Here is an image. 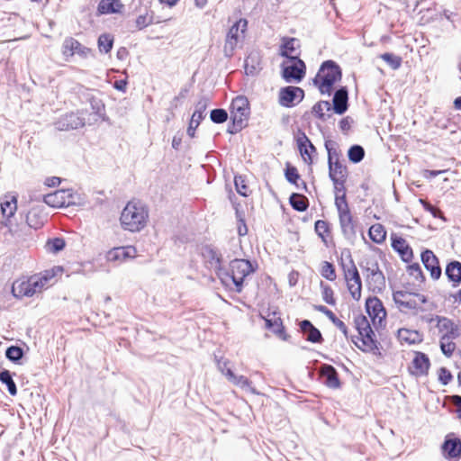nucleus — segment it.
Here are the masks:
<instances>
[{"label": "nucleus", "mask_w": 461, "mask_h": 461, "mask_svg": "<svg viewBox=\"0 0 461 461\" xmlns=\"http://www.w3.org/2000/svg\"><path fill=\"white\" fill-rule=\"evenodd\" d=\"M325 146L329 157V175L334 185V203L338 211L339 227L344 237L353 238L357 233V223L347 199L345 184L348 178V168L339 158L333 161V156H337L336 151H332L327 143Z\"/></svg>", "instance_id": "obj_1"}, {"label": "nucleus", "mask_w": 461, "mask_h": 461, "mask_svg": "<svg viewBox=\"0 0 461 461\" xmlns=\"http://www.w3.org/2000/svg\"><path fill=\"white\" fill-rule=\"evenodd\" d=\"M253 272L250 261L236 258L230 261L227 271L222 270L219 279L228 289L240 293L246 278Z\"/></svg>", "instance_id": "obj_5"}, {"label": "nucleus", "mask_w": 461, "mask_h": 461, "mask_svg": "<svg viewBox=\"0 0 461 461\" xmlns=\"http://www.w3.org/2000/svg\"><path fill=\"white\" fill-rule=\"evenodd\" d=\"M425 321L429 324L434 323L440 338H457L461 335V321L456 324L447 317L440 315H433Z\"/></svg>", "instance_id": "obj_10"}, {"label": "nucleus", "mask_w": 461, "mask_h": 461, "mask_svg": "<svg viewBox=\"0 0 461 461\" xmlns=\"http://www.w3.org/2000/svg\"><path fill=\"white\" fill-rule=\"evenodd\" d=\"M330 111V104L327 101H321L316 103L312 109V113L315 117L323 120L325 112Z\"/></svg>", "instance_id": "obj_51"}, {"label": "nucleus", "mask_w": 461, "mask_h": 461, "mask_svg": "<svg viewBox=\"0 0 461 461\" xmlns=\"http://www.w3.org/2000/svg\"><path fill=\"white\" fill-rule=\"evenodd\" d=\"M320 288L322 300L329 305H336L337 299L333 288L323 281L320 282Z\"/></svg>", "instance_id": "obj_40"}, {"label": "nucleus", "mask_w": 461, "mask_h": 461, "mask_svg": "<svg viewBox=\"0 0 461 461\" xmlns=\"http://www.w3.org/2000/svg\"><path fill=\"white\" fill-rule=\"evenodd\" d=\"M333 109L339 113L342 114L348 109V92L341 88L338 90L333 97Z\"/></svg>", "instance_id": "obj_36"}, {"label": "nucleus", "mask_w": 461, "mask_h": 461, "mask_svg": "<svg viewBox=\"0 0 461 461\" xmlns=\"http://www.w3.org/2000/svg\"><path fill=\"white\" fill-rule=\"evenodd\" d=\"M407 273L413 278L414 285H420L423 284L425 277L420 266L418 263L411 264L407 267Z\"/></svg>", "instance_id": "obj_44"}, {"label": "nucleus", "mask_w": 461, "mask_h": 461, "mask_svg": "<svg viewBox=\"0 0 461 461\" xmlns=\"http://www.w3.org/2000/svg\"><path fill=\"white\" fill-rule=\"evenodd\" d=\"M455 339L456 338H440L439 339L441 351L447 357H450L456 348V343L454 342Z\"/></svg>", "instance_id": "obj_48"}, {"label": "nucleus", "mask_w": 461, "mask_h": 461, "mask_svg": "<svg viewBox=\"0 0 461 461\" xmlns=\"http://www.w3.org/2000/svg\"><path fill=\"white\" fill-rule=\"evenodd\" d=\"M321 276L328 281L333 282L337 279L335 266L329 261H322L320 267Z\"/></svg>", "instance_id": "obj_42"}, {"label": "nucleus", "mask_w": 461, "mask_h": 461, "mask_svg": "<svg viewBox=\"0 0 461 461\" xmlns=\"http://www.w3.org/2000/svg\"><path fill=\"white\" fill-rule=\"evenodd\" d=\"M348 156L351 162L358 163L364 158L365 150L361 146L354 145L348 149Z\"/></svg>", "instance_id": "obj_52"}, {"label": "nucleus", "mask_w": 461, "mask_h": 461, "mask_svg": "<svg viewBox=\"0 0 461 461\" xmlns=\"http://www.w3.org/2000/svg\"><path fill=\"white\" fill-rule=\"evenodd\" d=\"M420 203H421L423 209L429 212L434 218H438L444 221H447L443 212L439 208L432 205L430 203L423 199H420Z\"/></svg>", "instance_id": "obj_50"}, {"label": "nucleus", "mask_w": 461, "mask_h": 461, "mask_svg": "<svg viewBox=\"0 0 461 461\" xmlns=\"http://www.w3.org/2000/svg\"><path fill=\"white\" fill-rule=\"evenodd\" d=\"M231 383L240 387H247L250 384V381L244 375H236Z\"/></svg>", "instance_id": "obj_61"}, {"label": "nucleus", "mask_w": 461, "mask_h": 461, "mask_svg": "<svg viewBox=\"0 0 461 461\" xmlns=\"http://www.w3.org/2000/svg\"><path fill=\"white\" fill-rule=\"evenodd\" d=\"M266 321V327L271 330L279 339L287 340L289 335L286 333L280 313L276 312H268L266 316H262Z\"/></svg>", "instance_id": "obj_23"}, {"label": "nucleus", "mask_w": 461, "mask_h": 461, "mask_svg": "<svg viewBox=\"0 0 461 461\" xmlns=\"http://www.w3.org/2000/svg\"><path fill=\"white\" fill-rule=\"evenodd\" d=\"M447 169H442V170H429V169H426L423 171V176L425 178H433V177H436L445 172H447Z\"/></svg>", "instance_id": "obj_62"}, {"label": "nucleus", "mask_w": 461, "mask_h": 461, "mask_svg": "<svg viewBox=\"0 0 461 461\" xmlns=\"http://www.w3.org/2000/svg\"><path fill=\"white\" fill-rule=\"evenodd\" d=\"M211 120L215 123H222L228 119V113L224 109H214L211 112Z\"/></svg>", "instance_id": "obj_57"}, {"label": "nucleus", "mask_w": 461, "mask_h": 461, "mask_svg": "<svg viewBox=\"0 0 461 461\" xmlns=\"http://www.w3.org/2000/svg\"><path fill=\"white\" fill-rule=\"evenodd\" d=\"M46 221V217L43 214L42 211L39 208L33 207L30 209L26 214V223H20L19 226H26L27 227V235H31V229H40L44 225Z\"/></svg>", "instance_id": "obj_26"}, {"label": "nucleus", "mask_w": 461, "mask_h": 461, "mask_svg": "<svg viewBox=\"0 0 461 461\" xmlns=\"http://www.w3.org/2000/svg\"><path fill=\"white\" fill-rule=\"evenodd\" d=\"M420 258L425 268L429 272L431 278L434 280L439 279L442 270L439 260L434 252L430 249H425L421 252Z\"/></svg>", "instance_id": "obj_24"}, {"label": "nucleus", "mask_w": 461, "mask_h": 461, "mask_svg": "<svg viewBox=\"0 0 461 461\" xmlns=\"http://www.w3.org/2000/svg\"><path fill=\"white\" fill-rule=\"evenodd\" d=\"M66 247V241L63 238H51L45 243V249L50 253H58L63 250Z\"/></svg>", "instance_id": "obj_43"}, {"label": "nucleus", "mask_w": 461, "mask_h": 461, "mask_svg": "<svg viewBox=\"0 0 461 461\" xmlns=\"http://www.w3.org/2000/svg\"><path fill=\"white\" fill-rule=\"evenodd\" d=\"M149 209L140 201H129L120 215V224L124 230L139 232L149 221Z\"/></svg>", "instance_id": "obj_4"}, {"label": "nucleus", "mask_w": 461, "mask_h": 461, "mask_svg": "<svg viewBox=\"0 0 461 461\" xmlns=\"http://www.w3.org/2000/svg\"><path fill=\"white\" fill-rule=\"evenodd\" d=\"M63 273V267L54 266L40 273L20 277L12 285V294L17 299L32 297L53 285Z\"/></svg>", "instance_id": "obj_2"}, {"label": "nucleus", "mask_w": 461, "mask_h": 461, "mask_svg": "<svg viewBox=\"0 0 461 461\" xmlns=\"http://www.w3.org/2000/svg\"><path fill=\"white\" fill-rule=\"evenodd\" d=\"M445 274L453 287L461 284V262L453 260L446 266Z\"/></svg>", "instance_id": "obj_35"}, {"label": "nucleus", "mask_w": 461, "mask_h": 461, "mask_svg": "<svg viewBox=\"0 0 461 461\" xmlns=\"http://www.w3.org/2000/svg\"><path fill=\"white\" fill-rule=\"evenodd\" d=\"M61 182V179L58 176H50L45 180V185L50 187L58 186Z\"/></svg>", "instance_id": "obj_64"}, {"label": "nucleus", "mask_w": 461, "mask_h": 461, "mask_svg": "<svg viewBox=\"0 0 461 461\" xmlns=\"http://www.w3.org/2000/svg\"><path fill=\"white\" fill-rule=\"evenodd\" d=\"M314 231L327 248L334 245L331 224L324 220H318L314 223Z\"/></svg>", "instance_id": "obj_27"}, {"label": "nucleus", "mask_w": 461, "mask_h": 461, "mask_svg": "<svg viewBox=\"0 0 461 461\" xmlns=\"http://www.w3.org/2000/svg\"><path fill=\"white\" fill-rule=\"evenodd\" d=\"M397 339L402 345H414L421 342L423 336L417 330L401 328L397 331Z\"/></svg>", "instance_id": "obj_30"}, {"label": "nucleus", "mask_w": 461, "mask_h": 461, "mask_svg": "<svg viewBox=\"0 0 461 461\" xmlns=\"http://www.w3.org/2000/svg\"><path fill=\"white\" fill-rule=\"evenodd\" d=\"M250 114V106L248 98L244 95L235 97L230 105V117L234 126L241 129L248 122Z\"/></svg>", "instance_id": "obj_11"}, {"label": "nucleus", "mask_w": 461, "mask_h": 461, "mask_svg": "<svg viewBox=\"0 0 461 461\" xmlns=\"http://www.w3.org/2000/svg\"><path fill=\"white\" fill-rule=\"evenodd\" d=\"M23 349L16 346H11L6 349L5 356L6 357L14 362L20 360L23 357Z\"/></svg>", "instance_id": "obj_54"}, {"label": "nucleus", "mask_w": 461, "mask_h": 461, "mask_svg": "<svg viewBox=\"0 0 461 461\" xmlns=\"http://www.w3.org/2000/svg\"><path fill=\"white\" fill-rule=\"evenodd\" d=\"M386 233L385 228L381 223L371 225L368 230L370 240L376 244H382L385 241Z\"/></svg>", "instance_id": "obj_37"}, {"label": "nucleus", "mask_w": 461, "mask_h": 461, "mask_svg": "<svg viewBox=\"0 0 461 461\" xmlns=\"http://www.w3.org/2000/svg\"><path fill=\"white\" fill-rule=\"evenodd\" d=\"M313 308L315 311L323 313L343 333L346 338L348 337L347 325L344 321L339 319L331 310L321 304L314 305Z\"/></svg>", "instance_id": "obj_34"}, {"label": "nucleus", "mask_w": 461, "mask_h": 461, "mask_svg": "<svg viewBox=\"0 0 461 461\" xmlns=\"http://www.w3.org/2000/svg\"><path fill=\"white\" fill-rule=\"evenodd\" d=\"M342 72L333 60L324 61L313 78L314 86L322 95H330L337 82L340 81Z\"/></svg>", "instance_id": "obj_7"}, {"label": "nucleus", "mask_w": 461, "mask_h": 461, "mask_svg": "<svg viewBox=\"0 0 461 461\" xmlns=\"http://www.w3.org/2000/svg\"><path fill=\"white\" fill-rule=\"evenodd\" d=\"M248 28V21L240 18L229 29L223 50L226 56L231 57L234 54L236 48L245 39Z\"/></svg>", "instance_id": "obj_9"}, {"label": "nucleus", "mask_w": 461, "mask_h": 461, "mask_svg": "<svg viewBox=\"0 0 461 461\" xmlns=\"http://www.w3.org/2000/svg\"><path fill=\"white\" fill-rule=\"evenodd\" d=\"M430 367V360L429 357L420 351H415L413 358L408 370L411 375L420 377L427 375Z\"/></svg>", "instance_id": "obj_19"}, {"label": "nucleus", "mask_w": 461, "mask_h": 461, "mask_svg": "<svg viewBox=\"0 0 461 461\" xmlns=\"http://www.w3.org/2000/svg\"><path fill=\"white\" fill-rule=\"evenodd\" d=\"M366 280L374 292L381 293L385 287V277L383 272L366 277Z\"/></svg>", "instance_id": "obj_41"}, {"label": "nucleus", "mask_w": 461, "mask_h": 461, "mask_svg": "<svg viewBox=\"0 0 461 461\" xmlns=\"http://www.w3.org/2000/svg\"><path fill=\"white\" fill-rule=\"evenodd\" d=\"M84 121L77 113H69L61 117L58 128L61 131H69L84 126Z\"/></svg>", "instance_id": "obj_33"}, {"label": "nucleus", "mask_w": 461, "mask_h": 461, "mask_svg": "<svg viewBox=\"0 0 461 461\" xmlns=\"http://www.w3.org/2000/svg\"><path fill=\"white\" fill-rule=\"evenodd\" d=\"M44 202L54 208L68 207L76 204L75 194L71 189H59L44 196Z\"/></svg>", "instance_id": "obj_13"}, {"label": "nucleus", "mask_w": 461, "mask_h": 461, "mask_svg": "<svg viewBox=\"0 0 461 461\" xmlns=\"http://www.w3.org/2000/svg\"><path fill=\"white\" fill-rule=\"evenodd\" d=\"M365 309L375 327L381 328L385 325L387 312L378 297L368 296L365 302Z\"/></svg>", "instance_id": "obj_12"}, {"label": "nucleus", "mask_w": 461, "mask_h": 461, "mask_svg": "<svg viewBox=\"0 0 461 461\" xmlns=\"http://www.w3.org/2000/svg\"><path fill=\"white\" fill-rule=\"evenodd\" d=\"M232 196H234V194L230 195V199L235 208L236 214L238 217L237 231H238L239 236H245L248 233V227H247L244 218L241 216V214L239 212L238 204L232 200Z\"/></svg>", "instance_id": "obj_49"}, {"label": "nucleus", "mask_w": 461, "mask_h": 461, "mask_svg": "<svg viewBox=\"0 0 461 461\" xmlns=\"http://www.w3.org/2000/svg\"><path fill=\"white\" fill-rule=\"evenodd\" d=\"M100 52L108 53L113 46V36L109 33L101 34L97 41Z\"/></svg>", "instance_id": "obj_45"}, {"label": "nucleus", "mask_w": 461, "mask_h": 461, "mask_svg": "<svg viewBox=\"0 0 461 461\" xmlns=\"http://www.w3.org/2000/svg\"><path fill=\"white\" fill-rule=\"evenodd\" d=\"M393 300L400 312L411 314H417L427 302L425 295L408 290L394 291Z\"/></svg>", "instance_id": "obj_8"}, {"label": "nucleus", "mask_w": 461, "mask_h": 461, "mask_svg": "<svg viewBox=\"0 0 461 461\" xmlns=\"http://www.w3.org/2000/svg\"><path fill=\"white\" fill-rule=\"evenodd\" d=\"M356 328L358 331V334L361 332H366L371 331L372 328L370 326V323L366 316L360 315L356 318L355 320Z\"/></svg>", "instance_id": "obj_55"}, {"label": "nucleus", "mask_w": 461, "mask_h": 461, "mask_svg": "<svg viewBox=\"0 0 461 461\" xmlns=\"http://www.w3.org/2000/svg\"><path fill=\"white\" fill-rule=\"evenodd\" d=\"M292 208L297 212H305L309 207L308 198L301 194L293 193L289 197Z\"/></svg>", "instance_id": "obj_38"}, {"label": "nucleus", "mask_w": 461, "mask_h": 461, "mask_svg": "<svg viewBox=\"0 0 461 461\" xmlns=\"http://www.w3.org/2000/svg\"><path fill=\"white\" fill-rule=\"evenodd\" d=\"M17 194L7 193L1 198L0 209L3 216L1 224L8 229V231L12 236H15L21 240H25V236L27 235V227L19 226L18 223H14L12 221V217L17 211Z\"/></svg>", "instance_id": "obj_6"}, {"label": "nucleus", "mask_w": 461, "mask_h": 461, "mask_svg": "<svg viewBox=\"0 0 461 461\" xmlns=\"http://www.w3.org/2000/svg\"><path fill=\"white\" fill-rule=\"evenodd\" d=\"M61 52L66 59L71 58L75 54H77L83 58H86L92 53V50L83 46L75 38L68 37L62 43Z\"/></svg>", "instance_id": "obj_18"}, {"label": "nucleus", "mask_w": 461, "mask_h": 461, "mask_svg": "<svg viewBox=\"0 0 461 461\" xmlns=\"http://www.w3.org/2000/svg\"><path fill=\"white\" fill-rule=\"evenodd\" d=\"M279 55L291 59H300L301 43L297 38L283 37L279 47Z\"/></svg>", "instance_id": "obj_21"}, {"label": "nucleus", "mask_w": 461, "mask_h": 461, "mask_svg": "<svg viewBox=\"0 0 461 461\" xmlns=\"http://www.w3.org/2000/svg\"><path fill=\"white\" fill-rule=\"evenodd\" d=\"M137 249L134 246H122L111 249L106 253L107 261L121 265L130 259L136 258Z\"/></svg>", "instance_id": "obj_16"}, {"label": "nucleus", "mask_w": 461, "mask_h": 461, "mask_svg": "<svg viewBox=\"0 0 461 461\" xmlns=\"http://www.w3.org/2000/svg\"><path fill=\"white\" fill-rule=\"evenodd\" d=\"M391 246L398 253L402 261L409 263L413 259L414 254L407 240L397 233H391Z\"/></svg>", "instance_id": "obj_20"}, {"label": "nucleus", "mask_w": 461, "mask_h": 461, "mask_svg": "<svg viewBox=\"0 0 461 461\" xmlns=\"http://www.w3.org/2000/svg\"><path fill=\"white\" fill-rule=\"evenodd\" d=\"M375 332L371 331L361 332L355 340V345L364 352H372L376 348L375 340Z\"/></svg>", "instance_id": "obj_32"}, {"label": "nucleus", "mask_w": 461, "mask_h": 461, "mask_svg": "<svg viewBox=\"0 0 461 461\" xmlns=\"http://www.w3.org/2000/svg\"><path fill=\"white\" fill-rule=\"evenodd\" d=\"M285 176L289 183L296 185L297 187L299 186L298 181L300 180L301 176L297 168L289 162L285 164Z\"/></svg>", "instance_id": "obj_46"}, {"label": "nucleus", "mask_w": 461, "mask_h": 461, "mask_svg": "<svg viewBox=\"0 0 461 461\" xmlns=\"http://www.w3.org/2000/svg\"><path fill=\"white\" fill-rule=\"evenodd\" d=\"M203 263L205 267L212 271L218 278L220 277L222 268V256L213 248L207 246L203 249Z\"/></svg>", "instance_id": "obj_17"}, {"label": "nucleus", "mask_w": 461, "mask_h": 461, "mask_svg": "<svg viewBox=\"0 0 461 461\" xmlns=\"http://www.w3.org/2000/svg\"><path fill=\"white\" fill-rule=\"evenodd\" d=\"M377 261L370 260L366 262V277L375 276L378 273H382Z\"/></svg>", "instance_id": "obj_58"}, {"label": "nucleus", "mask_w": 461, "mask_h": 461, "mask_svg": "<svg viewBox=\"0 0 461 461\" xmlns=\"http://www.w3.org/2000/svg\"><path fill=\"white\" fill-rule=\"evenodd\" d=\"M339 267L341 270L342 280L348 294V299L358 303L362 298L363 283L359 270L350 253L338 259Z\"/></svg>", "instance_id": "obj_3"}, {"label": "nucleus", "mask_w": 461, "mask_h": 461, "mask_svg": "<svg viewBox=\"0 0 461 461\" xmlns=\"http://www.w3.org/2000/svg\"><path fill=\"white\" fill-rule=\"evenodd\" d=\"M234 185L237 193L243 196L249 197L252 194V189L249 185V181L245 176L237 175L234 176Z\"/></svg>", "instance_id": "obj_39"}, {"label": "nucleus", "mask_w": 461, "mask_h": 461, "mask_svg": "<svg viewBox=\"0 0 461 461\" xmlns=\"http://www.w3.org/2000/svg\"><path fill=\"white\" fill-rule=\"evenodd\" d=\"M0 381L7 385L8 392L11 395L14 396L17 394L16 384L8 370H3L0 373Z\"/></svg>", "instance_id": "obj_47"}, {"label": "nucleus", "mask_w": 461, "mask_h": 461, "mask_svg": "<svg viewBox=\"0 0 461 461\" xmlns=\"http://www.w3.org/2000/svg\"><path fill=\"white\" fill-rule=\"evenodd\" d=\"M151 17L148 14L139 15L136 18L135 24L138 30H142L151 23Z\"/></svg>", "instance_id": "obj_59"}, {"label": "nucleus", "mask_w": 461, "mask_h": 461, "mask_svg": "<svg viewBox=\"0 0 461 461\" xmlns=\"http://www.w3.org/2000/svg\"><path fill=\"white\" fill-rule=\"evenodd\" d=\"M292 64L283 66L282 77L286 82H301L306 75V65L301 59H291Z\"/></svg>", "instance_id": "obj_14"}, {"label": "nucleus", "mask_w": 461, "mask_h": 461, "mask_svg": "<svg viewBox=\"0 0 461 461\" xmlns=\"http://www.w3.org/2000/svg\"><path fill=\"white\" fill-rule=\"evenodd\" d=\"M451 402L456 407L458 417L461 418V396L452 395L450 397Z\"/></svg>", "instance_id": "obj_63"}, {"label": "nucleus", "mask_w": 461, "mask_h": 461, "mask_svg": "<svg viewBox=\"0 0 461 461\" xmlns=\"http://www.w3.org/2000/svg\"><path fill=\"white\" fill-rule=\"evenodd\" d=\"M441 454L448 461L461 458V440L457 438H447L441 446Z\"/></svg>", "instance_id": "obj_25"}, {"label": "nucleus", "mask_w": 461, "mask_h": 461, "mask_svg": "<svg viewBox=\"0 0 461 461\" xmlns=\"http://www.w3.org/2000/svg\"><path fill=\"white\" fill-rule=\"evenodd\" d=\"M124 5L121 0H100L96 8L97 15L121 14Z\"/></svg>", "instance_id": "obj_29"}, {"label": "nucleus", "mask_w": 461, "mask_h": 461, "mask_svg": "<svg viewBox=\"0 0 461 461\" xmlns=\"http://www.w3.org/2000/svg\"><path fill=\"white\" fill-rule=\"evenodd\" d=\"M452 378L453 376L447 368L440 367L438 369V380L442 384H447L452 380Z\"/></svg>", "instance_id": "obj_60"}, {"label": "nucleus", "mask_w": 461, "mask_h": 461, "mask_svg": "<svg viewBox=\"0 0 461 461\" xmlns=\"http://www.w3.org/2000/svg\"><path fill=\"white\" fill-rule=\"evenodd\" d=\"M201 119H202V112L196 111L193 113L189 127L187 129V134L190 137L194 136L195 130L198 127Z\"/></svg>", "instance_id": "obj_56"}, {"label": "nucleus", "mask_w": 461, "mask_h": 461, "mask_svg": "<svg viewBox=\"0 0 461 461\" xmlns=\"http://www.w3.org/2000/svg\"><path fill=\"white\" fill-rule=\"evenodd\" d=\"M302 333L305 336L307 341L312 343H321L323 340L321 331L313 324L304 320L299 323Z\"/></svg>", "instance_id": "obj_31"}, {"label": "nucleus", "mask_w": 461, "mask_h": 461, "mask_svg": "<svg viewBox=\"0 0 461 461\" xmlns=\"http://www.w3.org/2000/svg\"><path fill=\"white\" fill-rule=\"evenodd\" d=\"M320 376L322 383L329 388L338 389L340 387L339 374L331 365H323L320 368Z\"/></svg>", "instance_id": "obj_28"}, {"label": "nucleus", "mask_w": 461, "mask_h": 461, "mask_svg": "<svg viewBox=\"0 0 461 461\" xmlns=\"http://www.w3.org/2000/svg\"><path fill=\"white\" fill-rule=\"evenodd\" d=\"M296 144L303 162L308 166L312 165L313 156L317 153V150L304 132L297 136Z\"/></svg>", "instance_id": "obj_22"}, {"label": "nucleus", "mask_w": 461, "mask_h": 461, "mask_svg": "<svg viewBox=\"0 0 461 461\" xmlns=\"http://www.w3.org/2000/svg\"><path fill=\"white\" fill-rule=\"evenodd\" d=\"M304 97V91L298 86H285L279 90L278 102L284 107H294Z\"/></svg>", "instance_id": "obj_15"}, {"label": "nucleus", "mask_w": 461, "mask_h": 461, "mask_svg": "<svg viewBox=\"0 0 461 461\" xmlns=\"http://www.w3.org/2000/svg\"><path fill=\"white\" fill-rule=\"evenodd\" d=\"M380 59L385 61L393 69H398L402 65V58L393 53H384Z\"/></svg>", "instance_id": "obj_53"}]
</instances>
